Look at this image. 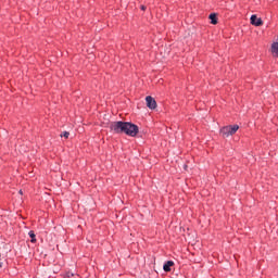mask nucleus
Returning a JSON list of instances; mask_svg holds the SVG:
<instances>
[{
    "instance_id": "f257e3e1",
    "label": "nucleus",
    "mask_w": 278,
    "mask_h": 278,
    "mask_svg": "<svg viewBox=\"0 0 278 278\" xmlns=\"http://www.w3.org/2000/svg\"><path fill=\"white\" fill-rule=\"evenodd\" d=\"M109 127L114 134H126L131 138H136L139 131L138 126L129 122H112Z\"/></svg>"
},
{
    "instance_id": "f03ea898",
    "label": "nucleus",
    "mask_w": 278,
    "mask_h": 278,
    "mask_svg": "<svg viewBox=\"0 0 278 278\" xmlns=\"http://www.w3.org/2000/svg\"><path fill=\"white\" fill-rule=\"evenodd\" d=\"M239 129H240V126L238 125L224 126L220 129V135L223 138H229V136H233V134H236V131H238Z\"/></svg>"
},
{
    "instance_id": "7ed1b4c3",
    "label": "nucleus",
    "mask_w": 278,
    "mask_h": 278,
    "mask_svg": "<svg viewBox=\"0 0 278 278\" xmlns=\"http://www.w3.org/2000/svg\"><path fill=\"white\" fill-rule=\"evenodd\" d=\"M146 103H147V108H149V110H155V108H157V102L151 96L146 97Z\"/></svg>"
},
{
    "instance_id": "20e7f679",
    "label": "nucleus",
    "mask_w": 278,
    "mask_h": 278,
    "mask_svg": "<svg viewBox=\"0 0 278 278\" xmlns=\"http://www.w3.org/2000/svg\"><path fill=\"white\" fill-rule=\"evenodd\" d=\"M250 21L251 25H254V27H262V25H264V22L262 18L257 17V15H252Z\"/></svg>"
},
{
    "instance_id": "39448f33",
    "label": "nucleus",
    "mask_w": 278,
    "mask_h": 278,
    "mask_svg": "<svg viewBox=\"0 0 278 278\" xmlns=\"http://www.w3.org/2000/svg\"><path fill=\"white\" fill-rule=\"evenodd\" d=\"M175 266V263L173 261H167L164 266L163 269L165 270V273H170V267Z\"/></svg>"
},
{
    "instance_id": "423d86ee",
    "label": "nucleus",
    "mask_w": 278,
    "mask_h": 278,
    "mask_svg": "<svg viewBox=\"0 0 278 278\" xmlns=\"http://www.w3.org/2000/svg\"><path fill=\"white\" fill-rule=\"evenodd\" d=\"M271 53L274 58H278V42L271 45Z\"/></svg>"
},
{
    "instance_id": "0eeeda50",
    "label": "nucleus",
    "mask_w": 278,
    "mask_h": 278,
    "mask_svg": "<svg viewBox=\"0 0 278 278\" xmlns=\"http://www.w3.org/2000/svg\"><path fill=\"white\" fill-rule=\"evenodd\" d=\"M208 18H210L212 25H216L218 23V20L216 18V13L210 14Z\"/></svg>"
},
{
    "instance_id": "6e6552de",
    "label": "nucleus",
    "mask_w": 278,
    "mask_h": 278,
    "mask_svg": "<svg viewBox=\"0 0 278 278\" xmlns=\"http://www.w3.org/2000/svg\"><path fill=\"white\" fill-rule=\"evenodd\" d=\"M28 236L29 238H31L30 242L36 243V233L34 232V230H30L28 232Z\"/></svg>"
},
{
    "instance_id": "1a4fd4ad",
    "label": "nucleus",
    "mask_w": 278,
    "mask_h": 278,
    "mask_svg": "<svg viewBox=\"0 0 278 278\" xmlns=\"http://www.w3.org/2000/svg\"><path fill=\"white\" fill-rule=\"evenodd\" d=\"M71 136V132L68 131H64L63 134H61V138H68Z\"/></svg>"
},
{
    "instance_id": "9d476101",
    "label": "nucleus",
    "mask_w": 278,
    "mask_h": 278,
    "mask_svg": "<svg viewBox=\"0 0 278 278\" xmlns=\"http://www.w3.org/2000/svg\"><path fill=\"white\" fill-rule=\"evenodd\" d=\"M141 10H143V11H144V10H147V7H144V5H141Z\"/></svg>"
},
{
    "instance_id": "9b49d317",
    "label": "nucleus",
    "mask_w": 278,
    "mask_h": 278,
    "mask_svg": "<svg viewBox=\"0 0 278 278\" xmlns=\"http://www.w3.org/2000/svg\"><path fill=\"white\" fill-rule=\"evenodd\" d=\"M20 194H23V190H20Z\"/></svg>"
},
{
    "instance_id": "f8f14e48",
    "label": "nucleus",
    "mask_w": 278,
    "mask_h": 278,
    "mask_svg": "<svg viewBox=\"0 0 278 278\" xmlns=\"http://www.w3.org/2000/svg\"><path fill=\"white\" fill-rule=\"evenodd\" d=\"M71 276L73 277V274H68V277H71Z\"/></svg>"
},
{
    "instance_id": "ddd939ff",
    "label": "nucleus",
    "mask_w": 278,
    "mask_h": 278,
    "mask_svg": "<svg viewBox=\"0 0 278 278\" xmlns=\"http://www.w3.org/2000/svg\"><path fill=\"white\" fill-rule=\"evenodd\" d=\"M71 276L73 277V274H68V277H71Z\"/></svg>"
},
{
    "instance_id": "4468645a",
    "label": "nucleus",
    "mask_w": 278,
    "mask_h": 278,
    "mask_svg": "<svg viewBox=\"0 0 278 278\" xmlns=\"http://www.w3.org/2000/svg\"><path fill=\"white\" fill-rule=\"evenodd\" d=\"M71 276L73 277V274H68V277H71Z\"/></svg>"
}]
</instances>
